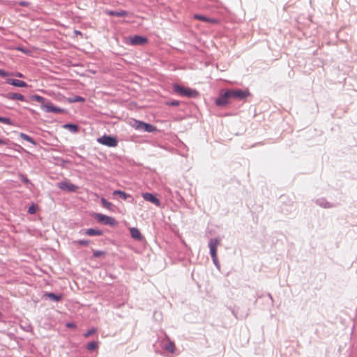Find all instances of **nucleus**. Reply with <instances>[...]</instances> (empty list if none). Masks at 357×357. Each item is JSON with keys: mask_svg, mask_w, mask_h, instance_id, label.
Here are the masks:
<instances>
[{"mask_svg": "<svg viewBox=\"0 0 357 357\" xmlns=\"http://www.w3.org/2000/svg\"><path fill=\"white\" fill-rule=\"evenodd\" d=\"M173 89L175 93L178 94L181 96L188 97V98H195L198 96V92L190 88L181 86L178 84H174Z\"/></svg>", "mask_w": 357, "mask_h": 357, "instance_id": "1", "label": "nucleus"}, {"mask_svg": "<svg viewBox=\"0 0 357 357\" xmlns=\"http://www.w3.org/2000/svg\"><path fill=\"white\" fill-rule=\"evenodd\" d=\"M130 125L133 128L137 130H144L147 132H154L157 131L155 126L138 120H132Z\"/></svg>", "mask_w": 357, "mask_h": 357, "instance_id": "2", "label": "nucleus"}, {"mask_svg": "<svg viewBox=\"0 0 357 357\" xmlns=\"http://www.w3.org/2000/svg\"><path fill=\"white\" fill-rule=\"evenodd\" d=\"M97 142L108 147H116L118 145V139L116 137L110 135H103L101 137L98 138Z\"/></svg>", "mask_w": 357, "mask_h": 357, "instance_id": "3", "label": "nucleus"}, {"mask_svg": "<svg viewBox=\"0 0 357 357\" xmlns=\"http://www.w3.org/2000/svg\"><path fill=\"white\" fill-rule=\"evenodd\" d=\"M93 217L98 222L103 223L106 225L116 226L117 225V222L112 217H109L101 213H95Z\"/></svg>", "mask_w": 357, "mask_h": 357, "instance_id": "4", "label": "nucleus"}, {"mask_svg": "<svg viewBox=\"0 0 357 357\" xmlns=\"http://www.w3.org/2000/svg\"><path fill=\"white\" fill-rule=\"evenodd\" d=\"M228 93L229 94L230 98H234L238 100L245 99L250 96V92L248 90H228Z\"/></svg>", "mask_w": 357, "mask_h": 357, "instance_id": "5", "label": "nucleus"}, {"mask_svg": "<svg viewBox=\"0 0 357 357\" xmlns=\"http://www.w3.org/2000/svg\"><path fill=\"white\" fill-rule=\"evenodd\" d=\"M57 186L61 190L67 192H76L79 188L78 186L73 184L72 183L67 180L59 183L57 184Z\"/></svg>", "mask_w": 357, "mask_h": 357, "instance_id": "6", "label": "nucleus"}, {"mask_svg": "<svg viewBox=\"0 0 357 357\" xmlns=\"http://www.w3.org/2000/svg\"><path fill=\"white\" fill-rule=\"evenodd\" d=\"M219 245L220 240L218 238L210 240L208 243L211 255L215 264L217 261V248Z\"/></svg>", "mask_w": 357, "mask_h": 357, "instance_id": "7", "label": "nucleus"}, {"mask_svg": "<svg viewBox=\"0 0 357 357\" xmlns=\"http://www.w3.org/2000/svg\"><path fill=\"white\" fill-rule=\"evenodd\" d=\"M129 44L132 45H142L147 43L148 40L146 38L141 36H133L128 38Z\"/></svg>", "mask_w": 357, "mask_h": 357, "instance_id": "8", "label": "nucleus"}, {"mask_svg": "<svg viewBox=\"0 0 357 357\" xmlns=\"http://www.w3.org/2000/svg\"><path fill=\"white\" fill-rule=\"evenodd\" d=\"M230 98L228 91L222 94L218 98L215 100V104L218 106H225L228 103V100Z\"/></svg>", "mask_w": 357, "mask_h": 357, "instance_id": "9", "label": "nucleus"}, {"mask_svg": "<svg viewBox=\"0 0 357 357\" xmlns=\"http://www.w3.org/2000/svg\"><path fill=\"white\" fill-rule=\"evenodd\" d=\"M142 197L147 202H150L154 204L155 206H159L160 205V200L151 193L145 192L142 194Z\"/></svg>", "mask_w": 357, "mask_h": 357, "instance_id": "10", "label": "nucleus"}, {"mask_svg": "<svg viewBox=\"0 0 357 357\" xmlns=\"http://www.w3.org/2000/svg\"><path fill=\"white\" fill-rule=\"evenodd\" d=\"M194 18L195 20H200L202 22H208V23H211V24H218L219 22L218 20L216 19L208 18L206 16L199 15V14H195L194 15Z\"/></svg>", "mask_w": 357, "mask_h": 357, "instance_id": "11", "label": "nucleus"}, {"mask_svg": "<svg viewBox=\"0 0 357 357\" xmlns=\"http://www.w3.org/2000/svg\"><path fill=\"white\" fill-rule=\"evenodd\" d=\"M43 108L47 112H54V113H60L62 112V109L54 106L52 104H45L43 105Z\"/></svg>", "mask_w": 357, "mask_h": 357, "instance_id": "12", "label": "nucleus"}, {"mask_svg": "<svg viewBox=\"0 0 357 357\" xmlns=\"http://www.w3.org/2000/svg\"><path fill=\"white\" fill-rule=\"evenodd\" d=\"M7 84H11L17 87H26L27 84L25 82L20 80V79H8Z\"/></svg>", "mask_w": 357, "mask_h": 357, "instance_id": "13", "label": "nucleus"}, {"mask_svg": "<svg viewBox=\"0 0 357 357\" xmlns=\"http://www.w3.org/2000/svg\"><path fill=\"white\" fill-rule=\"evenodd\" d=\"M106 13L109 15H114L119 17H126L128 13L126 10H121V11H113V10H107L106 11Z\"/></svg>", "mask_w": 357, "mask_h": 357, "instance_id": "14", "label": "nucleus"}, {"mask_svg": "<svg viewBox=\"0 0 357 357\" xmlns=\"http://www.w3.org/2000/svg\"><path fill=\"white\" fill-rule=\"evenodd\" d=\"M131 236L136 240H141L142 238V234L137 228L132 227L130 229Z\"/></svg>", "mask_w": 357, "mask_h": 357, "instance_id": "15", "label": "nucleus"}, {"mask_svg": "<svg viewBox=\"0 0 357 357\" xmlns=\"http://www.w3.org/2000/svg\"><path fill=\"white\" fill-rule=\"evenodd\" d=\"M7 98L10 100H18L20 101L24 100V96L17 93H10L7 95Z\"/></svg>", "mask_w": 357, "mask_h": 357, "instance_id": "16", "label": "nucleus"}, {"mask_svg": "<svg viewBox=\"0 0 357 357\" xmlns=\"http://www.w3.org/2000/svg\"><path fill=\"white\" fill-rule=\"evenodd\" d=\"M85 234L93 236H101L102 232L100 230L95 229H87L85 231Z\"/></svg>", "mask_w": 357, "mask_h": 357, "instance_id": "17", "label": "nucleus"}, {"mask_svg": "<svg viewBox=\"0 0 357 357\" xmlns=\"http://www.w3.org/2000/svg\"><path fill=\"white\" fill-rule=\"evenodd\" d=\"M65 129L69 130L72 132H77L78 131V126L75 124L67 123L63 126Z\"/></svg>", "mask_w": 357, "mask_h": 357, "instance_id": "18", "label": "nucleus"}, {"mask_svg": "<svg viewBox=\"0 0 357 357\" xmlns=\"http://www.w3.org/2000/svg\"><path fill=\"white\" fill-rule=\"evenodd\" d=\"M20 137L22 139H24V140H25V141H26V142H30V143L33 144V145H36V142L33 140V138H31V137H29V135H26V134H24V133H23V132H21V133L20 134Z\"/></svg>", "mask_w": 357, "mask_h": 357, "instance_id": "19", "label": "nucleus"}, {"mask_svg": "<svg viewBox=\"0 0 357 357\" xmlns=\"http://www.w3.org/2000/svg\"><path fill=\"white\" fill-rule=\"evenodd\" d=\"M113 195H119L122 199H127L130 195L121 190H115Z\"/></svg>", "mask_w": 357, "mask_h": 357, "instance_id": "20", "label": "nucleus"}, {"mask_svg": "<svg viewBox=\"0 0 357 357\" xmlns=\"http://www.w3.org/2000/svg\"><path fill=\"white\" fill-rule=\"evenodd\" d=\"M101 203H102V205L109 209V210H112V204L109 202H108L107 199H105V198H102L101 199Z\"/></svg>", "mask_w": 357, "mask_h": 357, "instance_id": "21", "label": "nucleus"}, {"mask_svg": "<svg viewBox=\"0 0 357 357\" xmlns=\"http://www.w3.org/2000/svg\"><path fill=\"white\" fill-rule=\"evenodd\" d=\"M46 296L48 298H50V299L56 301H59L61 299V295H56L54 293H47V294H46Z\"/></svg>", "mask_w": 357, "mask_h": 357, "instance_id": "22", "label": "nucleus"}, {"mask_svg": "<svg viewBox=\"0 0 357 357\" xmlns=\"http://www.w3.org/2000/svg\"><path fill=\"white\" fill-rule=\"evenodd\" d=\"M165 349L171 353H174L175 350V345L173 342H169L165 346Z\"/></svg>", "mask_w": 357, "mask_h": 357, "instance_id": "23", "label": "nucleus"}, {"mask_svg": "<svg viewBox=\"0 0 357 357\" xmlns=\"http://www.w3.org/2000/svg\"><path fill=\"white\" fill-rule=\"evenodd\" d=\"M98 348V342H89L87 345H86V349L89 350V351H93V350H95Z\"/></svg>", "mask_w": 357, "mask_h": 357, "instance_id": "24", "label": "nucleus"}, {"mask_svg": "<svg viewBox=\"0 0 357 357\" xmlns=\"http://www.w3.org/2000/svg\"><path fill=\"white\" fill-rule=\"evenodd\" d=\"M0 122L2 123H4V124H8V125H11V126L13 125V123L12 122V121L10 119L6 118V117L0 116Z\"/></svg>", "mask_w": 357, "mask_h": 357, "instance_id": "25", "label": "nucleus"}, {"mask_svg": "<svg viewBox=\"0 0 357 357\" xmlns=\"http://www.w3.org/2000/svg\"><path fill=\"white\" fill-rule=\"evenodd\" d=\"M84 98L81 96H75L73 99L70 100V102H84Z\"/></svg>", "mask_w": 357, "mask_h": 357, "instance_id": "26", "label": "nucleus"}, {"mask_svg": "<svg viewBox=\"0 0 357 357\" xmlns=\"http://www.w3.org/2000/svg\"><path fill=\"white\" fill-rule=\"evenodd\" d=\"M96 332V330L95 328H91V330L88 331L86 333L84 334V336L85 337H89L91 335L94 334Z\"/></svg>", "mask_w": 357, "mask_h": 357, "instance_id": "27", "label": "nucleus"}, {"mask_svg": "<svg viewBox=\"0 0 357 357\" xmlns=\"http://www.w3.org/2000/svg\"><path fill=\"white\" fill-rule=\"evenodd\" d=\"M34 99H35L37 102H41V103L43 104V105H45V104H44V101H45L44 98H43V97H41V96H34Z\"/></svg>", "mask_w": 357, "mask_h": 357, "instance_id": "28", "label": "nucleus"}, {"mask_svg": "<svg viewBox=\"0 0 357 357\" xmlns=\"http://www.w3.org/2000/svg\"><path fill=\"white\" fill-rule=\"evenodd\" d=\"M36 212V209L34 205H32L29 207L28 213L30 214H34Z\"/></svg>", "mask_w": 357, "mask_h": 357, "instance_id": "29", "label": "nucleus"}, {"mask_svg": "<svg viewBox=\"0 0 357 357\" xmlns=\"http://www.w3.org/2000/svg\"><path fill=\"white\" fill-rule=\"evenodd\" d=\"M76 243L80 245H87L89 243V241L86 240H79L76 242Z\"/></svg>", "mask_w": 357, "mask_h": 357, "instance_id": "30", "label": "nucleus"}, {"mask_svg": "<svg viewBox=\"0 0 357 357\" xmlns=\"http://www.w3.org/2000/svg\"><path fill=\"white\" fill-rule=\"evenodd\" d=\"M22 181L26 183H28L29 182V180L26 178V176L23 175V174H20V175Z\"/></svg>", "mask_w": 357, "mask_h": 357, "instance_id": "31", "label": "nucleus"}, {"mask_svg": "<svg viewBox=\"0 0 357 357\" xmlns=\"http://www.w3.org/2000/svg\"><path fill=\"white\" fill-rule=\"evenodd\" d=\"M103 254H104V252L102 251H95L93 252V256L96 257H98L102 255Z\"/></svg>", "mask_w": 357, "mask_h": 357, "instance_id": "32", "label": "nucleus"}, {"mask_svg": "<svg viewBox=\"0 0 357 357\" xmlns=\"http://www.w3.org/2000/svg\"><path fill=\"white\" fill-rule=\"evenodd\" d=\"M18 4L22 6L27 7L30 3L27 1H20Z\"/></svg>", "mask_w": 357, "mask_h": 357, "instance_id": "33", "label": "nucleus"}, {"mask_svg": "<svg viewBox=\"0 0 357 357\" xmlns=\"http://www.w3.org/2000/svg\"><path fill=\"white\" fill-rule=\"evenodd\" d=\"M8 75V73L3 70L0 69V76L6 77Z\"/></svg>", "mask_w": 357, "mask_h": 357, "instance_id": "34", "label": "nucleus"}, {"mask_svg": "<svg viewBox=\"0 0 357 357\" xmlns=\"http://www.w3.org/2000/svg\"><path fill=\"white\" fill-rule=\"evenodd\" d=\"M66 327L68 328H76V325L73 323H67L66 324Z\"/></svg>", "mask_w": 357, "mask_h": 357, "instance_id": "35", "label": "nucleus"}, {"mask_svg": "<svg viewBox=\"0 0 357 357\" xmlns=\"http://www.w3.org/2000/svg\"><path fill=\"white\" fill-rule=\"evenodd\" d=\"M169 105H171V106H178V105H179V102L177 101V100H174V101H172V102H169Z\"/></svg>", "mask_w": 357, "mask_h": 357, "instance_id": "36", "label": "nucleus"}, {"mask_svg": "<svg viewBox=\"0 0 357 357\" xmlns=\"http://www.w3.org/2000/svg\"><path fill=\"white\" fill-rule=\"evenodd\" d=\"M7 139L0 138V145H6L7 144Z\"/></svg>", "mask_w": 357, "mask_h": 357, "instance_id": "37", "label": "nucleus"}, {"mask_svg": "<svg viewBox=\"0 0 357 357\" xmlns=\"http://www.w3.org/2000/svg\"><path fill=\"white\" fill-rule=\"evenodd\" d=\"M15 75L17 76L18 77H23L22 74L20 73H17Z\"/></svg>", "mask_w": 357, "mask_h": 357, "instance_id": "38", "label": "nucleus"}, {"mask_svg": "<svg viewBox=\"0 0 357 357\" xmlns=\"http://www.w3.org/2000/svg\"><path fill=\"white\" fill-rule=\"evenodd\" d=\"M17 50L22 52L26 53V51H25L23 48H17Z\"/></svg>", "mask_w": 357, "mask_h": 357, "instance_id": "39", "label": "nucleus"}]
</instances>
